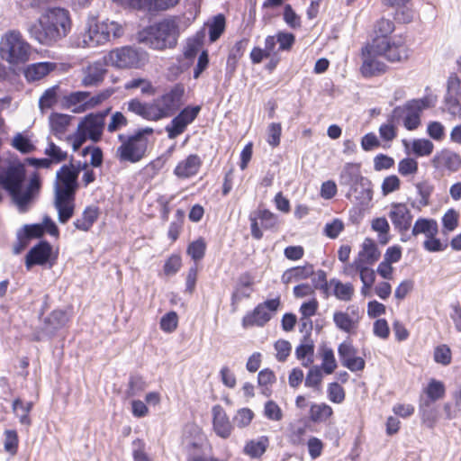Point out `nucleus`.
Returning <instances> with one entry per match:
<instances>
[{
  "instance_id": "obj_16",
  "label": "nucleus",
  "mask_w": 461,
  "mask_h": 461,
  "mask_svg": "<svg viewBox=\"0 0 461 461\" xmlns=\"http://www.w3.org/2000/svg\"><path fill=\"white\" fill-rule=\"evenodd\" d=\"M363 62L360 67V73L365 78H372L385 74L389 67L376 57L379 55L375 54V50L372 44H366L361 50Z\"/></svg>"
},
{
  "instance_id": "obj_50",
  "label": "nucleus",
  "mask_w": 461,
  "mask_h": 461,
  "mask_svg": "<svg viewBox=\"0 0 461 461\" xmlns=\"http://www.w3.org/2000/svg\"><path fill=\"white\" fill-rule=\"evenodd\" d=\"M187 125L180 119L176 114L173 117L171 122L165 127V131L167 133V137L170 140H174L181 135L186 130Z\"/></svg>"
},
{
  "instance_id": "obj_41",
  "label": "nucleus",
  "mask_w": 461,
  "mask_h": 461,
  "mask_svg": "<svg viewBox=\"0 0 461 461\" xmlns=\"http://www.w3.org/2000/svg\"><path fill=\"white\" fill-rule=\"evenodd\" d=\"M206 251V242L203 237L190 242L186 248L187 255L194 262L200 261L204 258Z\"/></svg>"
},
{
  "instance_id": "obj_40",
  "label": "nucleus",
  "mask_w": 461,
  "mask_h": 461,
  "mask_svg": "<svg viewBox=\"0 0 461 461\" xmlns=\"http://www.w3.org/2000/svg\"><path fill=\"white\" fill-rule=\"evenodd\" d=\"M433 149L434 144L429 139H414L411 142V151L417 158L429 156Z\"/></svg>"
},
{
  "instance_id": "obj_43",
  "label": "nucleus",
  "mask_w": 461,
  "mask_h": 461,
  "mask_svg": "<svg viewBox=\"0 0 461 461\" xmlns=\"http://www.w3.org/2000/svg\"><path fill=\"white\" fill-rule=\"evenodd\" d=\"M59 89V86L58 85H55L44 91L43 95L41 96L39 100V107L41 110L51 108L58 103Z\"/></svg>"
},
{
  "instance_id": "obj_4",
  "label": "nucleus",
  "mask_w": 461,
  "mask_h": 461,
  "mask_svg": "<svg viewBox=\"0 0 461 461\" xmlns=\"http://www.w3.org/2000/svg\"><path fill=\"white\" fill-rule=\"evenodd\" d=\"M122 34L123 29L118 23L109 20L99 21L97 16H89L84 32H81V46L95 48L110 41L111 38H120Z\"/></svg>"
},
{
  "instance_id": "obj_23",
  "label": "nucleus",
  "mask_w": 461,
  "mask_h": 461,
  "mask_svg": "<svg viewBox=\"0 0 461 461\" xmlns=\"http://www.w3.org/2000/svg\"><path fill=\"white\" fill-rule=\"evenodd\" d=\"M212 428L215 434L221 438H228L232 432L233 426L223 408L217 404L212 409Z\"/></svg>"
},
{
  "instance_id": "obj_58",
  "label": "nucleus",
  "mask_w": 461,
  "mask_h": 461,
  "mask_svg": "<svg viewBox=\"0 0 461 461\" xmlns=\"http://www.w3.org/2000/svg\"><path fill=\"white\" fill-rule=\"evenodd\" d=\"M105 73L106 69L103 68H95L84 77L82 85L84 86H97L104 80Z\"/></svg>"
},
{
  "instance_id": "obj_6",
  "label": "nucleus",
  "mask_w": 461,
  "mask_h": 461,
  "mask_svg": "<svg viewBox=\"0 0 461 461\" xmlns=\"http://www.w3.org/2000/svg\"><path fill=\"white\" fill-rule=\"evenodd\" d=\"M59 252L54 251L53 246L45 239H41L26 253L24 265L28 271L38 266L43 268H52L58 260Z\"/></svg>"
},
{
  "instance_id": "obj_35",
  "label": "nucleus",
  "mask_w": 461,
  "mask_h": 461,
  "mask_svg": "<svg viewBox=\"0 0 461 461\" xmlns=\"http://www.w3.org/2000/svg\"><path fill=\"white\" fill-rule=\"evenodd\" d=\"M11 145L22 154H29L36 149L26 131L17 132L12 139Z\"/></svg>"
},
{
  "instance_id": "obj_30",
  "label": "nucleus",
  "mask_w": 461,
  "mask_h": 461,
  "mask_svg": "<svg viewBox=\"0 0 461 461\" xmlns=\"http://www.w3.org/2000/svg\"><path fill=\"white\" fill-rule=\"evenodd\" d=\"M438 227L437 221L430 218H419L414 222L411 230V235L418 236L419 234H424L427 237L437 235Z\"/></svg>"
},
{
  "instance_id": "obj_31",
  "label": "nucleus",
  "mask_w": 461,
  "mask_h": 461,
  "mask_svg": "<svg viewBox=\"0 0 461 461\" xmlns=\"http://www.w3.org/2000/svg\"><path fill=\"white\" fill-rule=\"evenodd\" d=\"M208 26L209 41L215 42L226 29V17L223 14L212 16L211 21L205 23Z\"/></svg>"
},
{
  "instance_id": "obj_15",
  "label": "nucleus",
  "mask_w": 461,
  "mask_h": 461,
  "mask_svg": "<svg viewBox=\"0 0 461 461\" xmlns=\"http://www.w3.org/2000/svg\"><path fill=\"white\" fill-rule=\"evenodd\" d=\"M420 110L412 103L411 100L407 101L403 105L395 106L391 114V122H400L402 120L404 128L407 131H415L420 125L421 120Z\"/></svg>"
},
{
  "instance_id": "obj_1",
  "label": "nucleus",
  "mask_w": 461,
  "mask_h": 461,
  "mask_svg": "<svg viewBox=\"0 0 461 461\" xmlns=\"http://www.w3.org/2000/svg\"><path fill=\"white\" fill-rule=\"evenodd\" d=\"M41 185V177L36 170L27 179L24 163L17 156L5 159L0 166V187L11 197L20 212L28 211Z\"/></svg>"
},
{
  "instance_id": "obj_3",
  "label": "nucleus",
  "mask_w": 461,
  "mask_h": 461,
  "mask_svg": "<svg viewBox=\"0 0 461 461\" xmlns=\"http://www.w3.org/2000/svg\"><path fill=\"white\" fill-rule=\"evenodd\" d=\"M179 36V24L174 19L165 18L140 30L136 39L152 50H165L175 49Z\"/></svg>"
},
{
  "instance_id": "obj_24",
  "label": "nucleus",
  "mask_w": 461,
  "mask_h": 461,
  "mask_svg": "<svg viewBox=\"0 0 461 461\" xmlns=\"http://www.w3.org/2000/svg\"><path fill=\"white\" fill-rule=\"evenodd\" d=\"M203 164L197 154H189L185 159L179 161L174 169V175L180 179H186L195 176Z\"/></svg>"
},
{
  "instance_id": "obj_33",
  "label": "nucleus",
  "mask_w": 461,
  "mask_h": 461,
  "mask_svg": "<svg viewBox=\"0 0 461 461\" xmlns=\"http://www.w3.org/2000/svg\"><path fill=\"white\" fill-rule=\"evenodd\" d=\"M269 446V439L267 436H261L257 440L248 441L244 447V453L252 458L261 457Z\"/></svg>"
},
{
  "instance_id": "obj_29",
  "label": "nucleus",
  "mask_w": 461,
  "mask_h": 461,
  "mask_svg": "<svg viewBox=\"0 0 461 461\" xmlns=\"http://www.w3.org/2000/svg\"><path fill=\"white\" fill-rule=\"evenodd\" d=\"M99 215L100 209L98 206H86L82 212L81 218L75 220L73 225L78 230L89 231L98 220Z\"/></svg>"
},
{
  "instance_id": "obj_14",
  "label": "nucleus",
  "mask_w": 461,
  "mask_h": 461,
  "mask_svg": "<svg viewBox=\"0 0 461 461\" xmlns=\"http://www.w3.org/2000/svg\"><path fill=\"white\" fill-rule=\"evenodd\" d=\"M184 95L185 86L182 83H176L168 91L160 95L158 112L162 119L171 117L180 109Z\"/></svg>"
},
{
  "instance_id": "obj_54",
  "label": "nucleus",
  "mask_w": 461,
  "mask_h": 461,
  "mask_svg": "<svg viewBox=\"0 0 461 461\" xmlns=\"http://www.w3.org/2000/svg\"><path fill=\"white\" fill-rule=\"evenodd\" d=\"M178 325V315L176 312L170 311L164 314L159 321L160 330L167 333L175 331Z\"/></svg>"
},
{
  "instance_id": "obj_56",
  "label": "nucleus",
  "mask_w": 461,
  "mask_h": 461,
  "mask_svg": "<svg viewBox=\"0 0 461 461\" xmlns=\"http://www.w3.org/2000/svg\"><path fill=\"white\" fill-rule=\"evenodd\" d=\"M276 381V374L270 368H264L260 370L258 374V384L262 387V393L267 396H269V393H267L268 390L267 385H270Z\"/></svg>"
},
{
  "instance_id": "obj_34",
  "label": "nucleus",
  "mask_w": 461,
  "mask_h": 461,
  "mask_svg": "<svg viewBox=\"0 0 461 461\" xmlns=\"http://www.w3.org/2000/svg\"><path fill=\"white\" fill-rule=\"evenodd\" d=\"M71 119L72 116L68 114L51 113L49 117L50 131L56 137H58L59 134L65 133Z\"/></svg>"
},
{
  "instance_id": "obj_28",
  "label": "nucleus",
  "mask_w": 461,
  "mask_h": 461,
  "mask_svg": "<svg viewBox=\"0 0 461 461\" xmlns=\"http://www.w3.org/2000/svg\"><path fill=\"white\" fill-rule=\"evenodd\" d=\"M419 415L422 423L429 428H434L438 420V410L434 402H429L423 399V395L419 398Z\"/></svg>"
},
{
  "instance_id": "obj_46",
  "label": "nucleus",
  "mask_w": 461,
  "mask_h": 461,
  "mask_svg": "<svg viewBox=\"0 0 461 461\" xmlns=\"http://www.w3.org/2000/svg\"><path fill=\"white\" fill-rule=\"evenodd\" d=\"M333 321L336 327L344 332L349 333L355 328L354 320L347 312H335Z\"/></svg>"
},
{
  "instance_id": "obj_10",
  "label": "nucleus",
  "mask_w": 461,
  "mask_h": 461,
  "mask_svg": "<svg viewBox=\"0 0 461 461\" xmlns=\"http://www.w3.org/2000/svg\"><path fill=\"white\" fill-rule=\"evenodd\" d=\"M375 54L384 57L389 62H402L409 58V48L402 39L393 41L389 37H375L373 40Z\"/></svg>"
},
{
  "instance_id": "obj_64",
  "label": "nucleus",
  "mask_w": 461,
  "mask_h": 461,
  "mask_svg": "<svg viewBox=\"0 0 461 461\" xmlns=\"http://www.w3.org/2000/svg\"><path fill=\"white\" fill-rule=\"evenodd\" d=\"M132 458L133 461H151L150 457L145 452L146 444L141 438H135L132 441Z\"/></svg>"
},
{
  "instance_id": "obj_57",
  "label": "nucleus",
  "mask_w": 461,
  "mask_h": 461,
  "mask_svg": "<svg viewBox=\"0 0 461 461\" xmlns=\"http://www.w3.org/2000/svg\"><path fill=\"white\" fill-rule=\"evenodd\" d=\"M434 361L443 366H447L451 363L452 354L450 348L446 344L438 345L435 348L433 353Z\"/></svg>"
},
{
  "instance_id": "obj_7",
  "label": "nucleus",
  "mask_w": 461,
  "mask_h": 461,
  "mask_svg": "<svg viewBox=\"0 0 461 461\" xmlns=\"http://www.w3.org/2000/svg\"><path fill=\"white\" fill-rule=\"evenodd\" d=\"M281 306L280 296L267 299L257 304L252 311L248 312L241 320L243 329L251 327H264L274 315L278 312Z\"/></svg>"
},
{
  "instance_id": "obj_21",
  "label": "nucleus",
  "mask_w": 461,
  "mask_h": 461,
  "mask_svg": "<svg viewBox=\"0 0 461 461\" xmlns=\"http://www.w3.org/2000/svg\"><path fill=\"white\" fill-rule=\"evenodd\" d=\"M393 209L389 212V217L394 229L400 233L408 230L412 221V214L406 204L396 203L392 204Z\"/></svg>"
},
{
  "instance_id": "obj_2",
  "label": "nucleus",
  "mask_w": 461,
  "mask_h": 461,
  "mask_svg": "<svg viewBox=\"0 0 461 461\" xmlns=\"http://www.w3.org/2000/svg\"><path fill=\"white\" fill-rule=\"evenodd\" d=\"M72 20L68 9L59 6L47 7L39 18L29 25L31 39L47 47H53L71 32Z\"/></svg>"
},
{
  "instance_id": "obj_42",
  "label": "nucleus",
  "mask_w": 461,
  "mask_h": 461,
  "mask_svg": "<svg viewBox=\"0 0 461 461\" xmlns=\"http://www.w3.org/2000/svg\"><path fill=\"white\" fill-rule=\"evenodd\" d=\"M44 154L50 159V164H59L68 158V152L60 149L51 140L49 139L48 146L44 150Z\"/></svg>"
},
{
  "instance_id": "obj_17",
  "label": "nucleus",
  "mask_w": 461,
  "mask_h": 461,
  "mask_svg": "<svg viewBox=\"0 0 461 461\" xmlns=\"http://www.w3.org/2000/svg\"><path fill=\"white\" fill-rule=\"evenodd\" d=\"M360 167V163L348 162L339 174V185L348 187V191L346 194L348 199L351 197L353 193L357 192L358 185L361 183H365L368 179L362 176Z\"/></svg>"
},
{
  "instance_id": "obj_13",
  "label": "nucleus",
  "mask_w": 461,
  "mask_h": 461,
  "mask_svg": "<svg viewBox=\"0 0 461 461\" xmlns=\"http://www.w3.org/2000/svg\"><path fill=\"white\" fill-rule=\"evenodd\" d=\"M71 157L69 163L64 164L56 173L54 194H60L64 196L76 195L79 187L78 176L72 170Z\"/></svg>"
},
{
  "instance_id": "obj_48",
  "label": "nucleus",
  "mask_w": 461,
  "mask_h": 461,
  "mask_svg": "<svg viewBox=\"0 0 461 461\" xmlns=\"http://www.w3.org/2000/svg\"><path fill=\"white\" fill-rule=\"evenodd\" d=\"M276 36L278 43V51H290L296 41L295 35L286 31H278Z\"/></svg>"
},
{
  "instance_id": "obj_39",
  "label": "nucleus",
  "mask_w": 461,
  "mask_h": 461,
  "mask_svg": "<svg viewBox=\"0 0 461 461\" xmlns=\"http://www.w3.org/2000/svg\"><path fill=\"white\" fill-rule=\"evenodd\" d=\"M355 194L356 203L360 205L370 206V203L373 200V185L371 180L368 178L366 182H363L358 185V190L357 193H353Z\"/></svg>"
},
{
  "instance_id": "obj_60",
  "label": "nucleus",
  "mask_w": 461,
  "mask_h": 461,
  "mask_svg": "<svg viewBox=\"0 0 461 461\" xmlns=\"http://www.w3.org/2000/svg\"><path fill=\"white\" fill-rule=\"evenodd\" d=\"M357 354V349L352 345L351 341H343L338 347V355L342 366L346 365L348 359L352 358Z\"/></svg>"
},
{
  "instance_id": "obj_63",
  "label": "nucleus",
  "mask_w": 461,
  "mask_h": 461,
  "mask_svg": "<svg viewBox=\"0 0 461 461\" xmlns=\"http://www.w3.org/2000/svg\"><path fill=\"white\" fill-rule=\"evenodd\" d=\"M426 132L435 141H441L446 135V129L440 122L431 121L427 125Z\"/></svg>"
},
{
  "instance_id": "obj_45",
  "label": "nucleus",
  "mask_w": 461,
  "mask_h": 461,
  "mask_svg": "<svg viewBox=\"0 0 461 461\" xmlns=\"http://www.w3.org/2000/svg\"><path fill=\"white\" fill-rule=\"evenodd\" d=\"M312 285L314 289H319L324 294L325 298H328L330 294V284L327 280V274L324 270L319 269L316 272V276L312 277Z\"/></svg>"
},
{
  "instance_id": "obj_38",
  "label": "nucleus",
  "mask_w": 461,
  "mask_h": 461,
  "mask_svg": "<svg viewBox=\"0 0 461 461\" xmlns=\"http://www.w3.org/2000/svg\"><path fill=\"white\" fill-rule=\"evenodd\" d=\"M147 384L140 375H130L127 389L124 392L127 399L140 395L145 389Z\"/></svg>"
},
{
  "instance_id": "obj_19",
  "label": "nucleus",
  "mask_w": 461,
  "mask_h": 461,
  "mask_svg": "<svg viewBox=\"0 0 461 461\" xmlns=\"http://www.w3.org/2000/svg\"><path fill=\"white\" fill-rule=\"evenodd\" d=\"M461 93V79L456 73H451L447 80V91L444 104L450 114L456 115L461 111L460 100L457 95Z\"/></svg>"
},
{
  "instance_id": "obj_59",
  "label": "nucleus",
  "mask_w": 461,
  "mask_h": 461,
  "mask_svg": "<svg viewBox=\"0 0 461 461\" xmlns=\"http://www.w3.org/2000/svg\"><path fill=\"white\" fill-rule=\"evenodd\" d=\"M328 399L333 403H341L346 397L344 388L338 382H331L328 384Z\"/></svg>"
},
{
  "instance_id": "obj_27",
  "label": "nucleus",
  "mask_w": 461,
  "mask_h": 461,
  "mask_svg": "<svg viewBox=\"0 0 461 461\" xmlns=\"http://www.w3.org/2000/svg\"><path fill=\"white\" fill-rule=\"evenodd\" d=\"M380 257L381 251L379 250L375 241L371 238H366L362 244V249L358 252L357 258L354 261H360L362 265H373L380 258Z\"/></svg>"
},
{
  "instance_id": "obj_20",
  "label": "nucleus",
  "mask_w": 461,
  "mask_h": 461,
  "mask_svg": "<svg viewBox=\"0 0 461 461\" xmlns=\"http://www.w3.org/2000/svg\"><path fill=\"white\" fill-rule=\"evenodd\" d=\"M431 164L436 169L457 172L461 168V156L449 149H442L434 155Z\"/></svg>"
},
{
  "instance_id": "obj_9",
  "label": "nucleus",
  "mask_w": 461,
  "mask_h": 461,
  "mask_svg": "<svg viewBox=\"0 0 461 461\" xmlns=\"http://www.w3.org/2000/svg\"><path fill=\"white\" fill-rule=\"evenodd\" d=\"M108 60L119 68H140L148 60L145 50L131 46H124L109 52Z\"/></svg>"
},
{
  "instance_id": "obj_52",
  "label": "nucleus",
  "mask_w": 461,
  "mask_h": 461,
  "mask_svg": "<svg viewBox=\"0 0 461 461\" xmlns=\"http://www.w3.org/2000/svg\"><path fill=\"white\" fill-rule=\"evenodd\" d=\"M415 187L418 194L420 196V200L419 201L420 206H418V208L428 206L429 204L430 195L434 191V186L428 181H423L415 184Z\"/></svg>"
},
{
  "instance_id": "obj_37",
  "label": "nucleus",
  "mask_w": 461,
  "mask_h": 461,
  "mask_svg": "<svg viewBox=\"0 0 461 461\" xmlns=\"http://www.w3.org/2000/svg\"><path fill=\"white\" fill-rule=\"evenodd\" d=\"M310 420L314 423L323 422L333 415L332 408L325 403H312L309 411Z\"/></svg>"
},
{
  "instance_id": "obj_51",
  "label": "nucleus",
  "mask_w": 461,
  "mask_h": 461,
  "mask_svg": "<svg viewBox=\"0 0 461 461\" xmlns=\"http://www.w3.org/2000/svg\"><path fill=\"white\" fill-rule=\"evenodd\" d=\"M182 267L180 254H171L164 262L163 272L167 276H175Z\"/></svg>"
},
{
  "instance_id": "obj_55",
  "label": "nucleus",
  "mask_w": 461,
  "mask_h": 461,
  "mask_svg": "<svg viewBox=\"0 0 461 461\" xmlns=\"http://www.w3.org/2000/svg\"><path fill=\"white\" fill-rule=\"evenodd\" d=\"M4 449L11 456H14L18 451L19 437L15 429H6L5 431Z\"/></svg>"
},
{
  "instance_id": "obj_44",
  "label": "nucleus",
  "mask_w": 461,
  "mask_h": 461,
  "mask_svg": "<svg viewBox=\"0 0 461 461\" xmlns=\"http://www.w3.org/2000/svg\"><path fill=\"white\" fill-rule=\"evenodd\" d=\"M90 92L88 91H74L63 96L61 101V107L63 109H69L73 105L80 104L87 97H89Z\"/></svg>"
},
{
  "instance_id": "obj_5",
  "label": "nucleus",
  "mask_w": 461,
  "mask_h": 461,
  "mask_svg": "<svg viewBox=\"0 0 461 461\" xmlns=\"http://www.w3.org/2000/svg\"><path fill=\"white\" fill-rule=\"evenodd\" d=\"M31 45L23 40L19 31H10L0 41V57L11 65L23 64L29 60Z\"/></svg>"
},
{
  "instance_id": "obj_11",
  "label": "nucleus",
  "mask_w": 461,
  "mask_h": 461,
  "mask_svg": "<svg viewBox=\"0 0 461 461\" xmlns=\"http://www.w3.org/2000/svg\"><path fill=\"white\" fill-rule=\"evenodd\" d=\"M111 110V107H107L103 111L89 113L78 123V131L86 134L91 141L95 143L100 141L105 125V117Z\"/></svg>"
},
{
  "instance_id": "obj_12",
  "label": "nucleus",
  "mask_w": 461,
  "mask_h": 461,
  "mask_svg": "<svg viewBox=\"0 0 461 461\" xmlns=\"http://www.w3.org/2000/svg\"><path fill=\"white\" fill-rule=\"evenodd\" d=\"M147 150L145 141L139 140L137 135L131 134L129 139L117 148L116 157L120 162L135 164L146 157Z\"/></svg>"
},
{
  "instance_id": "obj_62",
  "label": "nucleus",
  "mask_w": 461,
  "mask_h": 461,
  "mask_svg": "<svg viewBox=\"0 0 461 461\" xmlns=\"http://www.w3.org/2000/svg\"><path fill=\"white\" fill-rule=\"evenodd\" d=\"M418 169V161L413 158H404L398 163V172L403 176L416 174Z\"/></svg>"
},
{
  "instance_id": "obj_22",
  "label": "nucleus",
  "mask_w": 461,
  "mask_h": 461,
  "mask_svg": "<svg viewBox=\"0 0 461 461\" xmlns=\"http://www.w3.org/2000/svg\"><path fill=\"white\" fill-rule=\"evenodd\" d=\"M411 2V0H382V5L394 10L393 17L396 23H410L414 16Z\"/></svg>"
},
{
  "instance_id": "obj_53",
  "label": "nucleus",
  "mask_w": 461,
  "mask_h": 461,
  "mask_svg": "<svg viewBox=\"0 0 461 461\" xmlns=\"http://www.w3.org/2000/svg\"><path fill=\"white\" fill-rule=\"evenodd\" d=\"M201 110H202V105L187 104L178 112L177 115L185 123V125L188 126L192 122H194V120L198 117Z\"/></svg>"
},
{
  "instance_id": "obj_26",
  "label": "nucleus",
  "mask_w": 461,
  "mask_h": 461,
  "mask_svg": "<svg viewBox=\"0 0 461 461\" xmlns=\"http://www.w3.org/2000/svg\"><path fill=\"white\" fill-rule=\"evenodd\" d=\"M56 68V63L50 61L36 62L23 69V76L28 82L40 80Z\"/></svg>"
},
{
  "instance_id": "obj_18",
  "label": "nucleus",
  "mask_w": 461,
  "mask_h": 461,
  "mask_svg": "<svg viewBox=\"0 0 461 461\" xmlns=\"http://www.w3.org/2000/svg\"><path fill=\"white\" fill-rule=\"evenodd\" d=\"M159 99H154L152 102H142L138 98H132L128 103V111L135 113L147 121L158 122L161 120L158 112Z\"/></svg>"
},
{
  "instance_id": "obj_36",
  "label": "nucleus",
  "mask_w": 461,
  "mask_h": 461,
  "mask_svg": "<svg viewBox=\"0 0 461 461\" xmlns=\"http://www.w3.org/2000/svg\"><path fill=\"white\" fill-rule=\"evenodd\" d=\"M330 285H333L332 294L340 301L348 302L354 294V286L351 283H342L337 278L330 280Z\"/></svg>"
},
{
  "instance_id": "obj_25",
  "label": "nucleus",
  "mask_w": 461,
  "mask_h": 461,
  "mask_svg": "<svg viewBox=\"0 0 461 461\" xmlns=\"http://www.w3.org/2000/svg\"><path fill=\"white\" fill-rule=\"evenodd\" d=\"M76 195L54 194V206L58 211V220L66 224L74 215Z\"/></svg>"
},
{
  "instance_id": "obj_47",
  "label": "nucleus",
  "mask_w": 461,
  "mask_h": 461,
  "mask_svg": "<svg viewBox=\"0 0 461 461\" xmlns=\"http://www.w3.org/2000/svg\"><path fill=\"white\" fill-rule=\"evenodd\" d=\"M255 217L261 221V226L265 230H272L277 226V216L268 209H258Z\"/></svg>"
},
{
  "instance_id": "obj_49",
  "label": "nucleus",
  "mask_w": 461,
  "mask_h": 461,
  "mask_svg": "<svg viewBox=\"0 0 461 461\" xmlns=\"http://www.w3.org/2000/svg\"><path fill=\"white\" fill-rule=\"evenodd\" d=\"M322 372L320 366H313L311 367L306 375L304 385L306 387L319 390L322 380Z\"/></svg>"
},
{
  "instance_id": "obj_61",
  "label": "nucleus",
  "mask_w": 461,
  "mask_h": 461,
  "mask_svg": "<svg viewBox=\"0 0 461 461\" xmlns=\"http://www.w3.org/2000/svg\"><path fill=\"white\" fill-rule=\"evenodd\" d=\"M344 227V222L340 219L335 218L325 224L323 233L326 237L335 240L343 231Z\"/></svg>"
},
{
  "instance_id": "obj_32",
  "label": "nucleus",
  "mask_w": 461,
  "mask_h": 461,
  "mask_svg": "<svg viewBox=\"0 0 461 461\" xmlns=\"http://www.w3.org/2000/svg\"><path fill=\"white\" fill-rule=\"evenodd\" d=\"M423 399L436 402L445 396L446 386L442 381L431 378L423 389Z\"/></svg>"
},
{
  "instance_id": "obj_8",
  "label": "nucleus",
  "mask_w": 461,
  "mask_h": 461,
  "mask_svg": "<svg viewBox=\"0 0 461 461\" xmlns=\"http://www.w3.org/2000/svg\"><path fill=\"white\" fill-rule=\"evenodd\" d=\"M69 318L66 310L55 309L42 319L41 325L36 327L32 333V339L36 342L44 339H52L59 330L68 322Z\"/></svg>"
}]
</instances>
